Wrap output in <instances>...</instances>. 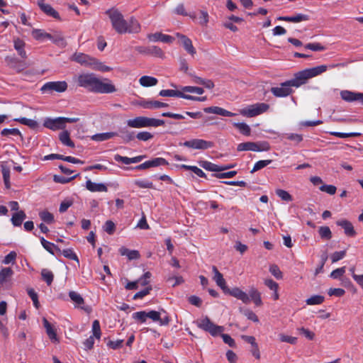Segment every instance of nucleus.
Returning <instances> with one entry per match:
<instances>
[{"mask_svg": "<svg viewBox=\"0 0 363 363\" xmlns=\"http://www.w3.org/2000/svg\"><path fill=\"white\" fill-rule=\"evenodd\" d=\"M327 65H320L303 69L294 74V77L280 84V86L272 87L270 91L276 97H286L293 93L291 86L299 87L306 84L308 80L326 72Z\"/></svg>", "mask_w": 363, "mask_h": 363, "instance_id": "obj_1", "label": "nucleus"}, {"mask_svg": "<svg viewBox=\"0 0 363 363\" xmlns=\"http://www.w3.org/2000/svg\"><path fill=\"white\" fill-rule=\"evenodd\" d=\"M108 16L113 28L118 34L123 33H138L141 26L138 21L133 16L128 21L124 18L123 15L116 9L111 8L106 11Z\"/></svg>", "mask_w": 363, "mask_h": 363, "instance_id": "obj_2", "label": "nucleus"}, {"mask_svg": "<svg viewBox=\"0 0 363 363\" xmlns=\"http://www.w3.org/2000/svg\"><path fill=\"white\" fill-rule=\"evenodd\" d=\"M78 84L95 93L109 94L116 91L113 84L104 82L92 73L80 74L78 77Z\"/></svg>", "mask_w": 363, "mask_h": 363, "instance_id": "obj_3", "label": "nucleus"}, {"mask_svg": "<svg viewBox=\"0 0 363 363\" xmlns=\"http://www.w3.org/2000/svg\"><path fill=\"white\" fill-rule=\"evenodd\" d=\"M197 326L206 331L209 333L212 336L216 337L220 335L223 338V342L228 345L231 347H235V342L229 335L223 333L224 331V327L214 324L208 317L200 319L197 321Z\"/></svg>", "mask_w": 363, "mask_h": 363, "instance_id": "obj_4", "label": "nucleus"}, {"mask_svg": "<svg viewBox=\"0 0 363 363\" xmlns=\"http://www.w3.org/2000/svg\"><path fill=\"white\" fill-rule=\"evenodd\" d=\"M212 272L214 274V276L213 277V280L216 281V284L223 290V291L225 294H229L242 301V303L245 304L250 303V299L247 293H245L238 287L229 289L226 286V281L224 279L223 274L218 271L216 266L212 267Z\"/></svg>", "mask_w": 363, "mask_h": 363, "instance_id": "obj_5", "label": "nucleus"}, {"mask_svg": "<svg viewBox=\"0 0 363 363\" xmlns=\"http://www.w3.org/2000/svg\"><path fill=\"white\" fill-rule=\"evenodd\" d=\"M164 124V121L163 120L147 118L145 116H138L133 119H129L127 121L128 126L135 128L158 127L163 125Z\"/></svg>", "mask_w": 363, "mask_h": 363, "instance_id": "obj_6", "label": "nucleus"}, {"mask_svg": "<svg viewBox=\"0 0 363 363\" xmlns=\"http://www.w3.org/2000/svg\"><path fill=\"white\" fill-rule=\"evenodd\" d=\"M147 317L153 322H158L161 326L168 325L171 322L170 316L164 309H161L160 311H150L147 312Z\"/></svg>", "mask_w": 363, "mask_h": 363, "instance_id": "obj_7", "label": "nucleus"}, {"mask_svg": "<svg viewBox=\"0 0 363 363\" xmlns=\"http://www.w3.org/2000/svg\"><path fill=\"white\" fill-rule=\"evenodd\" d=\"M67 89V84L65 81L49 82L45 83L40 89L43 93L51 94L53 91L64 92Z\"/></svg>", "mask_w": 363, "mask_h": 363, "instance_id": "obj_8", "label": "nucleus"}, {"mask_svg": "<svg viewBox=\"0 0 363 363\" xmlns=\"http://www.w3.org/2000/svg\"><path fill=\"white\" fill-rule=\"evenodd\" d=\"M213 142L202 139H193L184 143V146L197 150H206L213 147Z\"/></svg>", "mask_w": 363, "mask_h": 363, "instance_id": "obj_9", "label": "nucleus"}, {"mask_svg": "<svg viewBox=\"0 0 363 363\" xmlns=\"http://www.w3.org/2000/svg\"><path fill=\"white\" fill-rule=\"evenodd\" d=\"M13 274V272L10 267H4L0 270V290L10 289L11 284L9 279Z\"/></svg>", "mask_w": 363, "mask_h": 363, "instance_id": "obj_10", "label": "nucleus"}, {"mask_svg": "<svg viewBox=\"0 0 363 363\" xmlns=\"http://www.w3.org/2000/svg\"><path fill=\"white\" fill-rule=\"evenodd\" d=\"M6 62L11 68L15 69L18 72H21L28 67L26 62L20 61L16 57H6Z\"/></svg>", "mask_w": 363, "mask_h": 363, "instance_id": "obj_11", "label": "nucleus"}, {"mask_svg": "<svg viewBox=\"0 0 363 363\" xmlns=\"http://www.w3.org/2000/svg\"><path fill=\"white\" fill-rule=\"evenodd\" d=\"M72 60L84 66H90L92 67L95 58L84 53H74L72 57Z\"/></svg>", "mask_w": 363, "mask_h": 363, "instance_id": "obj_12", "label": "nucleus"}, {"mask_svg": "<svg viewBox=\"0 0 363 363\" xmlns=\"http://www.w3.org/2000/svg\"><path fill=\"white\" fill-rule=\"evenodd\" d=\"M43 125L52 130L64 129L65 128V125H64L62 117L56 118H47L43 123Z\"/></svg>", "mask_w": 363, "mask_h": 363, "instance_id": "obj_13", "label": "nucleus"}, {"mask_svg": "<svg viewBox=\"0 0 363 363\" xmlns=\"http://www.w3.org/2000/svg\"><path fill=\"white\" fill-rule=\"evenodd\" d=\"M38 5L40 9L48 16H52L56 19H60V15L57 11H56L51 5L48 4H45L44 0H39L38 1Z\"/></svg>", "mask_w": 363, "mask_h": 363, "instance_id": "obj_14", "label": "nucleus"}, {"mask_svg": "<svg viewBox=\"0 0 363 363\" xmlns=\"http://www.w3.org/2000/svg\"><path fill=\"white\" fill-rule=\"evenodd\" d=\"M138 105L140 106L147 108V109H153V108H159L162 107H167L168 104L166 103L160 102L159 101H147V100H140L138 102Z\"/></svg>", "mask_w": 363, "mask_h": 363, "instance_id": "obj_15", "label": "nucleus"}, {"mask_svg": "<svg viewBox=\"0 0 363 363\" xmlns=\"http://www.w3.org/2000/svg\"><path fill=\"white\" fill-rule=\"evenodd\" d=\"M340 96L343 100L349 102L354 101H360L362 102L363 99V93H355L347 90L342 91Z\"/></svg>", "mask_w": 363, "mask_h": 363, "instance_id": "obj_16", "label": "nucleus"}, {"mask_svg": "<svg viewBox=\"0 0 363 363\" xmlns=\"http://www.w3.org/2000/svg\"><path fill=\"white\" fill-rule=\"evenodd\" d=\"M203 111L207 113H215L223 116L232 117L236 114L228 111L223 108L218 106H210L203 108Z\"/></svg>", "mask_w": 363, "mask_h": 363, "instance_id": "obj_17", "label": "nucleus"}, {"mask_svg": "<svg viewBox=\"0 0 363 363\" xmlns=\"http://www.w3.org/2000/svg\"><path fill=\"white\" fill-rule=\"evenodd\" d=\"M43 322L46 330V333L50 340L53 342H58L59 340L57 335L56 330L52 326V325L45 318H43Z\"/></svg>", "mask_w": 363, "mask_h": 363, "instance_id": "obj_18", "label": "nucleus"}, {"mask_svg": "<svg viewBox=\"0 0 363 363\" xmlns=\"http://www.w3.org/2000/svg\"><path fill=\"white\" fill-rule=\"evenodd\" d=\"M147 38L151 41H162L166 43H172L174 40L173 37L168 35H164L162 33L149 34L147 35Z\"/></svg>", "mask_w": 363, "mask_h": 363, "instance_id": "obj_19", "label": "nucleus"}, {"mask_svg": "<svg viewBox=\"0 0 363 363\" xmlns=\"http://www.w3.org/2000/svg\"><path fill=\"white\" fill-rule=\"evenodd\" d=\"M177 37H179L181 40L182 44L184 49L191 55H194L196 53V50L192 45L191 40L186 37V35L180 33L177 34Z\"/></svg>", "mask_w": 363, "mask_h": 363, "instance_id": "obj_20", "label": "nucleus"}, {"mask_svg": "<svg viewBox=\"0 0 363 363\" xmlns=\"http://www.w3.org/2000/svg\"><path fill=\"white\" fill-rule=\"evenodd\" d=\"M86 188L91 192H96V191L106 192L108 191V189L105 184H104L102 183L96 184V183L92 182L91 180L86 181Z\"/></svg>", "mask_w": 363, "mask_h": 363, "instance_id": "obj_21", "label": "nucleus"}, {"mask_svg": "<svg viewBox=\"0 0 363 363\" xmlns=\"http://www.w3.org/2000/svg\"><path fill=\"white\" fill-rule=\"evenodd\" d=\"M279 21H284L292 23H299L301 21H308L309 19L308 16L298 13L294 16H279L277 18Z\"/></svg>", "mask_w": 363, "mask_h": 363, "instance_id": "obj_22", "label": "nucleus"}, {"mask_svg": "<svg viewBox=\"0 0 363 363\" xmlns=\"http://www.w3.org/2000/svg\"><path fill=\"white\" fill-rule=\"evenodd\" d=\"M117 136H120L125 143L133 140L135 138V132L128 130L127 128H121Z\"/></svg>", "mask_w": 363, "mask_h": 363, "instance_id": "obj_23", "label": "nucleus"}, {"mask_svg": "<svg viewBox=\"0 0 363 363\" xmlns=\"http://www.w3.org/2000/svg\"><path fill=\"white\" fill-rule=\"evenodd\" d=\"M250 301H252L257 306H261L262 305V301L261 298V294L255 288H251L247 294Z\"/></svg>", "mask_w": 363, "mask_h": 363, "instance_id": "obj_24", "label": "nucleus"}, {"mask_svg": "<svg viewBox=\"0 0 363 363\" xmlns=\"http://www.w3.org/2000/svg\"><path fill=\"white\" fill-rule=\"evenodd\" d=\"M40 242L43 247L50 254L55 255L61 252V249L55 244L46 240L43 237L40 238Z\"/></svg>", "mask_w": 363, "mask_h": 363, "instance_id": "obj_25", "label": "nucleus"}, {"mask_svg": "<svg viewBox=\"0 0 363 363\" xmlns=\"http://www.w3.org/2000/svg\"><path fill=\"white\" fill-rule=\"evenodd\" d=\"M159 95L161 96L180 97L183 99H185L186 96V94L183 93L182 91L173 89L161 90L159 93Z\"/></svg>", "mask_w": 363, "mask_h": 363, "instance_id": "obj_26", "label": "nucleus"}, {"mask_svg": "<svg viewBox=\"0 0 363 363\" xmlns=\"http://www.w3.org/2000/svg\"><path fill=\"white\" fill-rule=\"evenodd\" d=\"M140 84L144 87L155 86L158 80L155 77L150 76H143L139 79Z\"/></svg>", "mask_w": 363, "mask_h": 363, "instance_id": "obj_27", "label": "nucleus"}, {"mask_svg": "<svg viewBox=\"0 0 363 363\" xmlns=\"http://www.w3.org/2000/svg\"><path fill=\"white\" fill-rule=\"evenodd\" d=\"M119 252L121 255L128 257L130 260L137 259L140 257V253L138 250H130L122 247L120 248Z\"/></svg>", "mask_w": 363, "mask_h": 363, "instance_id": "obj_28", "label": "nucleus"}, {"mask_svg": "<svg viewBox=\"0 0 363 363\" xmlns=\"http://www.w3.org/2000/svg\"><path fill=\"white\" fill-rule=\"evenodd\" d=\"M57 255H62L65 257L69 259L74 260L77 262L78 264H79V260L77 254L71 248L61 250V252H57Z\"/></svg>", "mask_w": 363, "mask_h": 363, "instance_id": "obj_29", "label": "nucleus"}, {"mask_svg": "<svg viewBox=\"0 0 363 363\" xmlns=\"http://www.w3.org/2000/svg\"><path fill=\"white\" fill-rule=\"evenodd\" d=\"M117 135L118 133L116 132L97 133L91 136V139L95 141H104Z\"/></svg>", "mask_w": 363, "mask_h": 363, "instance_id": "obj_30", "label": "nucleus"}, {"mask_svg": "<svg viewBox=\"0 0 363 363\" xmlns=\"http://www.w3.org/2000/svg\"><path fill=\"white\" fill-rule=\"evenodd\" d=\"M26 218V213L23 211L14 213L11 218L12 224L14 226H21Z\"/></svg>", "mask_w": 363, "mask_h": 363, "instance_id": "obj_31", "label": "nucleus"}, {"mask_svg": "<svg viewBox=\"0 0 363 363\" xmlns=\"http://www.w3.org/2000/svg\"><path fill=\"white\" fill-rule=\"evenodd\" d=\"M59 139L61 143L68 147H74V143L70 139L69 133L67 130H64L59 135Z\"/></svg>", "mask_w": 363, "mask_h": 363, "instance_id": "obj_32", "label": "nucleus"}, {"mask_svg": "<svg viewBox=\"0 0 363 363\" xmlns=\"http://www.w3.org/2000/svg\"><path fill=\"white\" fill-rule=\"evenodd\" d=\"M32 35L37 40H43L44 38H48V39L53 38V35H52L51 34L48 33L46 32H44L43 30H40V29H34L32 31Z\"/></svg>", "mask_w": 363, "mask_h": 363, "instance_id": "obj_33", "label": "nucleus"}, {"mask_svg": "<svg viewBox=\"0 0 363 363\" xmlns=\"http://www.w3.org/2000/svg\"><path fill=\"white\" fill-rule=\"evenodd\" d=\"M200 165L203 169L211 171L220 173L221 172V169L219 165L211 163L208 161H201Z\"/></svg>", "mask_w": 363, "mask_h": 363, "instance_id": "obj_34", "label": "nucleus"}, {"mask_svg": "<svg viewBox=\"0 0 363 363\" xmlns=\"http://www.w3.org/2000/svg\"><path fill=\"white\" fill-rule=\"evenodd\" d=\"M25 43L21 40L20 38H16L14 40V48L17 50L18 55L23 57H26V53L24 50Z\"/></svg>", "mask_w": 363, "mask_h": 363, "instance_id": "obj_35", "label": "nucleus"}, {"mask_svg": "<svg viewBox=\"0 0 363 363\" xmlns=\"http://www.w3.org/2000/svg\"><path fill=\"white\" fill-rule=\"evenodd\" d=\"M39 216L40 219L48 225H51L54 223L55 220L53 214L46 210L40 211L39 213Z\"/></svg>", "mask_w": 363, "mask_h": 363, "instance_id": "obj_36", "label": "nucleus"}, {"mask_svg": "<svg viewBox=\"0 0 363 363\" xmlns=\"http://www.w3.org/2000/svg\"><path fill=\"white\" fill-rule=\"evenodd\" d=\"M240 113L247 117H253L259 115V111L256 104H254L249 106L247 108L241 110Z\"/></svg>", "mask_w": 363, "mask_h": 363, "instance_id": "obj_37", "label": "nucleus"}, {"mask_svg": "<svg viewBox=\"0 0 363 363\" xmlns=\"http://www.w3.org/2000/svg\"><path fill=\"white\" fill-rule=\"evenodd\" d=\"M256 143L255 142H245L240 143L237 147V150L240 151H254L255 152Z\"/></svg>", "mask_w": 363, "mask_h": 363, "instance_id": "obj_38", "label": "nucleus"}, {"mask_svg": "<svg viewBox=\"0 0 363 363\" xmlns=\"http://www.w3.org/2000/svg\"><path fill=\"white\" fill-rule=\"evenodd\" d=\"M233 125L244 135L248 136L251 133L250 127L245 123H234Z\"/></svg>", "mask_w": 363, "mask_h": 363, "instance_id": "obj_39", "label": "nucleus"}, {"mask_svg": "<svg viewBox=\"0 0 363 363\" xmlns=\"http://www.w3.org/2000/svg\"><path fill=\"white\" fill-rule=\"evenodd\" d=\"M133 319H134L138 323H144L147 320V311H141L133 313L132 315Z\"/></svg>", "mask_w": 363, "mask_h": 363, "instance_id": "obj_40", "label": "nucleus"}, {"mask_svg": "<svg viewBox=\"0 0 363 363\" xmlns=\"http://www.w3.org/2000/svg\"><path fill=\"white\" fill-rule=\"evenodd\" d=\"M41 276L43 280L45 281L48 286H50L54 279L52 272L47 269H43L41 271Z\"/></svg>", "mask_w": 363, "mask_h": 363, "instance_id": "obj_41", "label": "nucleus"}, {"mask_svg": "<svg viewBox=\"0 0 363 363\" xmlns=\"http://www.w3.org/2000/svg\"><path fill=\"white\" fill-rule=\"evenodd\" d=\"M69 296L70 299L78 306H81L84 303L82 296L77 292L71 291L69 292Z\"/></svg>", "mask_w": 363, "mask_h": 363, "instance_id": "obj_42", "label": "nucleus"}, {"mask_svg": "<svg viewBox=\"0 0 363 363\" xmlns=\"http://www.w3.org/2000/svg\"><path fill=\"white\" fill-rule=\"evenodd\" d=\"M325 300L324 296L320 295H314L306 299V303L307 305H319L323 303Z\"/></svg>", "mask_w": 363, "mask_h": 363, "instance_id": "obj_43", "label": "nucleus"}, {"mask_svg": "<svg viewBox=\"0 0 363 363\" xmlns=\"http://www.w3.org/2000/svg\"><path fill=\"white\" fill-rule=\"evenodd\" d=\"M14 121H18L21 123V124L28 125V127L35 129L38 127V123L37 121L33 120V119H28L26 118H16Z\"/></svg>", "mask_w": 363, "mask_h": 363, "instance_id": "obj_44", "label": "nucleus"}, {"mask_svg": "<svg viewBox=\"0 0 363 363\" xmlns=\"http://www.w3.org/2000/svg\"><path fill=\"white\" fill-rule=\"evenodd\" d=\"M2 168V174L4 178V182L5 186L7 189L11 188V183H10V169L9 167L1 165Z\"/></svg>", "mask_w": 363, "mask_h": 363, "instance_id": "obj_45", "label": "nucleus"}, {"mask_svg": "<svg viewBox=\"0 0 363 363\" xmlns=\"http://www.w3.org/2000/svg\"><path fill=\"white\" fill-rule=\"evenodd\" d=\"M27 293L29 297L33 301V306L36 309H38L40 308V303L38 301V294L35 291V290L32 288H28L27 289Z\"/></svg>", "mask_w": 363, "mask_h": 363, "instance_id": "obj_46", "label": "nucleus"}, {"mask_svg": "<svg viewBox=\"0 0 363 363\" xmlns=\"http://www.w3.org/2000/svg\"><path fill=\"white\" fill-rule=\"evenodd\" d=\"M272 162V160H259L255 163L254 165V167L250 171V173H254L258 170H260L267 166L268 164H271Z\"/></svg>", "mask_w": 363, "mask_h": 363, "instance_id": "obj_47", "label": "nucleus"}, {"mask_svg": "<svg viewBox=\"0 0 363 363\" xmlns=\"http://www.w3.org/2000/svg\"><path fill=\"white\" fill-rule=\"evenodd\" d=\"M182 91L183 93L189 92V93H196L197 94H203L204 92V90L203 88L199 87V86H183L182 88Z\"/></svg>", "mask_w": 363, "mask_h": 363, "instance_id": "obj_48", "label": "nucleus"}, {"mask_svg": "<svg viewBox=\"0 0 363 363\" xmlns=\"http://www.w3.org/2000/svg\"><path fill=\"white\" fill-rule=\"evenodd\" d=\"M150 167H155L161 165H168V162L162 157H156L151 160H148Z\"/></svg>", "mask_w": 363, "mask_h": 363, "instance_id": "obj_49", "label": "nucleus"}, {"mask_svg": "<svg viewBox=\"0 0 363 363\" xmlns=\"http://www.w3.org/2000/svg\"><path fill=\"white\" fill-rule=\"evenodd\" d=\"M149 55L160 58L164 57L163 51L157 46H149Z\"/></svg>", "mask_w": 363, "mask_h": 363, "instance_id": "obj_50", "label": "nucleus"}, {"mask_svg": "<svg viewBox=\"0 0 363 363\" xmlns=\"http://www.w3.org/2000/svg\"><path fill=\"white\" fill-rule=\"evenodd\" d=\"M92 332H93V337L100 339L101 332V327L100 323L98 320H95L93 321L92 323Z\"/></svg>", "mask_w": 363, "mask_h": 363, "instance_id": "obj_51", "label": "nucleus"}, {"mask_svg": "<svg viewBox=\"0 0 363 363\" xmlns=\"http://www.w3.org/2000/svg\"><path fill=\"white\" fill-rule=\"evenodd\" d=\"M298 333L306 337L309 340H313L315 337V333L303 327L297 329Z\"/></svg>", "mask_w": 363, "mask_h": 363, "instance_id": "obj_52", "label": "nucleus"}, {"mask_svg": "<svg viewBox=\"0 0 363 363\" xmlns=\"http://www.w3.org/2000/svg\"><path fill=\"white\" fill-rule=\"evenodd\" d=\"M79 174H76V175L69 177V178H66V177H65L63 176H60V175H54L53 180L56 183L66 184V183H69V182L74 179Z\"/></svg>", "mask_w": 363, "mask_h": 363, "instance_id": "obj_53", "label": "nucleus"}, {"mask_svg": "<svg viewBox=\"0 0 363 363\" xmlns=\"http://www.w3.org/2000/svg\"><path fill=\"white\" fill-rule=\"evenodd\" d=\"M328 254L327 252H324L320 256V265L315 269V274L317 275L321 272H323V267L328 259Z\"/></svg>", "mask_w": 363, "mask_h": 363, "instance_id": "obj_54", "label": "nucleus"}, {"mask_svg": "<svg viewBox=\"0 0 363 363\" xmlns=\"http://www.w3.org/2000/svg\"><path fill=\"white\" fill-rule=\"evenodd\" d=\"M152 288L151 286H147L143 290H141V291L137 292L133 296V299L137 300V299L143 298L145 296L148 295L150 293V291H152Z\"/></svg>", "mask_w": 363, "mask_h": 363, "instance_id": "obj_55", "label": "nucleus"}, {"mask_svg": "<svg viewBox=\"0 0 363 363\" xmlns=\"http://www.w3.org/2000/svg\"><path fill=\"white\" fill-rule=\"evenodd\" d=\"M92 68L101 72H109L112 69L111 67L104 65L102 62L98 61L96 59L94 61Z\"/></svg>", "mask_w": 363, "mask_h": 363, "instance_id": "obj_56", "label": "nucleus"}, {"mask_svg": "<svg viewBox=\"0 0 363 363\" xmlns=\"http://www.w3.org/2000/svg\"><path fill=\"white\" fill-rule=\"evenodd\" d=\"M304 48L313 51H323L325 50V47L319 43H308L305 45Z\"/></svg>", "mask_w": 363, "mask_h": 363, "instance_id": "obj_57", "label": "nucleus"}, {"mask_svg": "<svg viewBox=\"0 0 363 363\" xmlns=\"http://www.w3.org/2000/svg\"><path fill=\"white\" fill-rule=\"evenodd\" d=\"M277 195L280 197L283 201H292L291 195L285 190L283 189H277L276 190Z\"/></svg>", "mask_w": 363, "mask_h": 363, "instance_id": "obj_58", "label": "nucleus"}, {"mask_svg": "<svg viewBox=\"0 0 363 363\" xmlns=\"http://www.w3.org/2000/svg\"><path fill=\"white\" fill-rule=\"evenodd\" d=\"M269 272L277 279H282V272L279 267L276 264H272L269 267Z\"/></svg>", "mask_w": 363, "mask_h": 363, "instance_id": "obj_59", "label": "nucleus"}, {"mask_svg": "<svg viewBox=\"0 0 363 363\" xmlns=\"http://www.w3.org/2000/svg\"><path fill=\"white\" fill-rule=\"evenodd\" d=\"M346 256V250L335 252L330 256L332 263H335Z\"/></svg>", "mask_w": 363, "mask_h": 363, "instance_id": "obj_60", "label": "nucleus"}, {"mask_svg": "<svg viewBox=\"0 0 363 363\" xmlns=\"http://www.w3.org/2000/svg\"><path fill=\"white\" fill-rule=\"evenodd\" d=\"M1 135L3 136H8L9 135H20L21 138H23L21 132L17 128H4L1 130Z\"/></svg>", "mask_w": 363, "mask_h": 363, "instance_id": "obj_61", "label": "nucleus"}, {"mask_svg": "<svg viewBox=\"0 0 363 363\" xmlns=\"http://www.w3.org/2000/svg\"><path fill=\"white\" fill-rule=\"evenodd\" d=\"M135 137L139 140L142 141H147L149 140H151L153 138V135L149 132L143 131L138 133Z\"/></svg>", "mask_w": 363, "mask_h": 363, "instance_id": "obj_62", "label": "nucleus"}, {"mask_svg": "<svg viewBox=\"0 0 363 363\" xmlns=\"http://www.w3.org/2000/svg\"><path fill=\"white\" fill-rule=\"evenodd\" d=\"M152 277V274L150 272H145L143 277H141L137 281L141 286H147L150 282V279Z\"/></svg>", "mask_w": 363, "mask_h": 363, "instance_id": "obj_63", "label": "nucleus"}, {"mask_svg": "<svg viewBox=\"0 0 363 363\" xmlns=\"http://www.w3.org/2000/svg\"><path fill=\"white\" fill-rule=\"evenodd\" d=\"M318 233L320 238L323 240H328L332 237L330 228H320Z\"/></svg>", "mask_w": 363, "mask_h": 363, "instance_id": "obj_64", "label": "nucleus"}]
</instances>
